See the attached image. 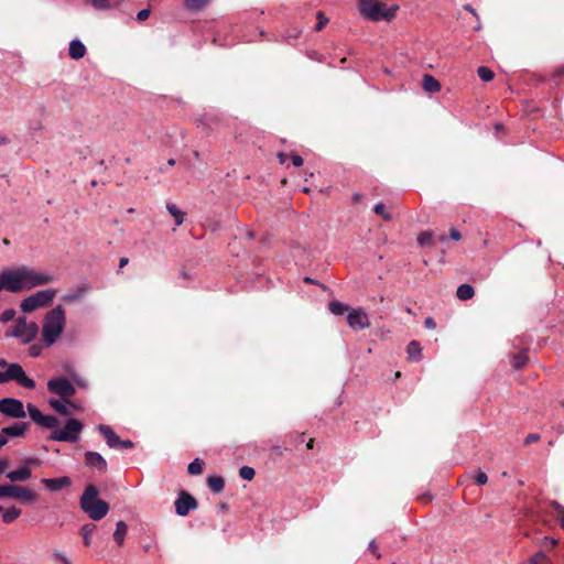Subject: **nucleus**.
I'll return each mask as SVG.
<instances>
[{"mask_svg": "<svg viewBox=\"0 0 564 564\" xmlns=\"http://www.w3.org/2000/svg\"><path fill=\"white\" fill-rule=\"evenodd\" d=\"M66 325V312L63 305H57L48 311L43 319L42 340L46 346H52L62 335Z\"/></svg>", "mask_w": 564, "mask_h": 564, "instance_id": "obj_2", "label": "nucleus"}, {"mask_svg": "<svg viewBox=\"0 0 564 564\" xmlns=\"http://www.w3.org/2000/svg\"><path fill=\"white\" fill-rule=\"evenodd\" d=\"M501 126L499 123L496 124V129H500Z\"/></svg>", "mask_w": 564, "mask_h": 564, "instance_id": "obj_64", "label": "nucleus"}, {"mask_svg": "<svg viewBox=\"0 0 564 564\" xmlns=\"http://www.w3.org/2000/svg\"><path fill=\"white\" fill-rule=\"evenodd\" d=\"M85 463L88 467H91L99 473L107 471V462L106 459L97 452L88 451L85 453Z\"/></svg>", "mask_w": 564, "mask_h": 564, "instance_id": "obj_16", "label": "nucleus"}, {"mask_svg": "<svg viewBox=\"0 0 564 564\" xmlns=\"http://www.w3.org/2000/svg\"><path fill=\"white\" fill-rule=\"evenodd\" d=\"M15 316V311L13 308H8L4 312L1 313L0 315V322L1 323H7L9 321H12Z\"/></svg>", "mask_w": 564, "mask_h": 564, "instance_id": "obj_40", "label": "nucleus"}, {"mask_svg": "<svg viewBox=\"0 0 564 564\" xmlns=\"http://www.w3.org/2000/svg\"><path fill=\"white\" fill-rule=\"evenodd\" d=\"M132 447H133V443L131 441H129V440L121 441L120 440L119 448L129 449V448H132Z\"/></svg>", "mask_w": 564, "mask_h": 564, "instance_id": "obj_51", "label": "nucleus"}, {"mask_svg": "<svg viewBox=\"0 0 564 564\" xmlns=\"http://www.w3.org/2000/svg\"><path fill=\"white\" fill-rule=\"evenodd\" d=\"M37 460L35 458H30L25 462V464L18 469L11 470L7 474V478L12 482H23L31 478L32 470L30 465L35 464Z\"/></svg>", "mask_w": 564, "mask_h": 564, "instance_id": "obj_14", "label": "nucleus"}, {"mask_svg": "<svg viewBox=\"0 0 564 564\" xmlns=\"http://www.w3.org/2000/svg\"><path fill=\"white\" fill-rule=\"evenodd\" d=\"M292 162L295 166H301L303 164V159L300 155H292Z\"/></svg>", "mask_w": 564, "mask_h": 564, "instance_id": "obj_52", "label": "nucleus"}, {"mask_svg": "<svg viewBox=\"0 0 564 564\" xmlns=\"http://www.w3.org/2000/svg\"><path fill=\"white\" fill-rule=\"evenodd\" d=\"M29 415L36 424L45 427L53 429L58 424V420L52 415H44L36 406L28 404Z\"/></svg>", "mask_w": 564, "mask_h": 564, "instance_id": "obj_12", "label": "nucleus"}, {"mask_svg": "<svg viewBox=\"0 0 564 564\" xmlns=\"http://www.w3.org/2000/svg\"><path fill=\"white\" fill-rule=\"evenodd\" d=\"M0 367L7 368L6 371H0V383L15 381L26 389H33L35 387V381L26 376L19 364H8L7 360L0 359Z\"/></svg>", "mask_w": 564, "mask_h": 564, "instance_id": "obj_5", "label": "nucleus"}, {"mask_svg": "<svg viewBox=\"0 0 564 564\" xmlns=\"http://www.w3.org/2000/svg\"><path fill=\"white\" fill-rule=\"evenodd\" d=\"M329 311L334 315H343L346 312H349V307H348V305H346V304H344L341 302L333 301V302L329 303Z\"/></svg>", "mask_w": 564, "mask_h": 564, "instance_id": "obj_31", "label": "nucleus"}, {"mask_svg": "<svg viewBox=\"0 0 564 564\" xmlns=\"http://www.w3.org/2000/svg\"><path fill=\"white\" fill-rule=\"evenodd\" d=\"M169 164L170 165H174L175 164V161L173 159L169 160Z\"/></svg>", "mask_w": 564, "mask_h": 564, "instance_id": "obj_60", "label": "nucleus"}, {"mask_svg": "<svg viewBox=\"0 0 564 564\" xmlns=\"http://www.w3.org/2000/svg\"><path fill=\"white\" fill-rule=\"evenodd\" d=\"M303 191H304L305 193H308V192H310V189H308L307 187H304V188H303Z\"/></svg>", "mask_w": 564, "mask_h": 564, "instance_id": "obj_61", "label": "nucleus"}, {"mask_svg": "<svg viewBox=\"0 0 564 564\" xmlns=\"http://www.w3.org/2000/svg\"><path fill=\"white\" fill-rule=\"evenodd\" d=\"M29 427L25 422H15L10 426L3 427L0 432V436L8 440V437H19L24 435Z\"/></svg>", "mask_w": 564, "mask_h": 564, "instance_id": "obj_18", "label": "nucleus"}, {"mask_svg": "<svg viewBox=\"0 0 564 564\" xmlns=\"http://www.w3.org/2000/svg\"><path fill=\"white\" fill-rule=\"evenodd\" d=\"M89 291L88 283H82L75 290L68 291L62 296V301L65 303H73L84 297Z\"/></svg>", "mask_w": 564, "mask_h": 564, "instance_id": "obj_19", "label": "nucleus"}, {"mask_svg": "<svg viewBox=\"0 0 564 564\" xmlns=\"http://www.w3.org/2000/svg\"><path fill=\"white\" fill-rule=\"evenodd\" d=\"M550 543L556 544V541L555 540H550Z\"/></svg>", "mask_w": 564, "mask_h": 564, "instance_id": "obj_62", "label": "nucleus"}, {"mask_svg": "<svg viewBox=\"0 0 564 564\" xmlns=\"http://www.w3.org/2000/svg\"><path fill=\"white\" fill-rule=\"evenodd\" d=\"M368 549L370 552H372L376 555L377 558H380V553L377 552L378 546H377L376 541H373V540L370 541Z\"/></svg>", "mask_w": 564, "mask_h": 564, "instance_id": "obj_48", "label": "nucleus"}, {"mask_svg": "<svg viewBox=\"0 0 564 564\" xmlns=\"http://www.w3.org/2000/svg\"><path fill=\"white\" fill-rule=\"evenodd\" d=\"M373 212L377 215H380L384 220H391L392 216L389 212L386 210V206L382 203H379L375 206Z\"/></svg>", "mask_w": 564, "mask_h": 564, "instance_id": "obj_37", "label": "nucleus"}, {"mask_svg": "<svg viewBox=\"0 0 564 564\" xmlns=\"http://www.w3.org/2000/svg\"><path fill=\"white\" fill-rule=\"evenodd\" d=\"M550 543L556 544V541L555 540H550Z\"/></svg>", "mask_w": 564, "mask_h": 564, "instance_id": "obj_63", "label": "nucleus"}, {"mask_svg": "<svg viewBox=\"0 0 564 564\" xmlns=\"http://www.w3.org/2000/svg\"><path fill=\"white\" fill-rule=\"evenodd\" d=\"M56 280L53 273L28 265H20L0 272V292L19 293L44 286Z\"/></svg>", "mask_w": 564, "mask_h": 564, "instance_id": "obj_1", "label": "nucleus"}, {"mask_svg": "<svg viewBox=\"0 0 564 564\" xmlns=\"http://www.w3.org/2000/svg\"><path fill=\"white\" fill-rule=\"evenodd\" d=\"M7 465H8V460L7 459L0 460V474L3 473L4 468L7 467Z\"/></svg>", "mask_w": 564, "mask_h": 564, "instance_id": "obj_54", "label": "nucleus"}, {"mask_svg": "<svg viewBox=\"0 0 564 564\" xmlns=\"http://www.w3.org/2000/svg\"><path fill=\"white\" fill-rule=\"evenodd\" d=\"M96 529V525L93 524V523H86L82 527V535H83V539H84V544L86 546L90 545L91 543V534L94 533Z\"/></svg>", "mask_w": 564, "mask_h": 564, "instance_id": "obj_30", "label": "nucleus"}, {"mask_svg": "<svg viewBox=\"0 0 564 564\" xmlns=\"http://www.w3.org/2000/svg\"><path fill=\"white\" fill-rule=\"evenodd\" d=\"M359 10L361 14L372 21L391 20L399 7L387 8L380 0H359Z\"/></svg>", "mask_w": 564, "mask_h": 564, "instance_id": "obj_4", "label": "nucleus"}, {"mask_svg": "<svg viewBox=\"0 0 564 564\" xmlns=\"http://www.w3.org/2000/svg\"><path fill=\"white\" fill-rule=\"evenodd\" d=\"M30 356L39 357L42 352V347L40 345H33L29 349Z\"/></svg>", "mask_w": 564, "mask_h": 564, "instance_id": "obj_45", "label": "nucleus"}, {"mask_svg": "<svg viewBox=\"0 0 564 564\" xmlns=\"http://www.w3.org/2000/svg\"><path fill=\"white\" fill-rule=\"evenodd\" d=\"M0 412L6 416L14 419H23L26 415L23 403L13 398L0 400Z\"/></svg>", "mask_w": 564, "mask_h": 564, "instance_id": "obj_10", "label": "nucleus"}, {"mask_svg": "<svg viewBox=\"0 0 564 564\" xmlns=\"http://www.w3.org/2000/svg\"><path fill=\"white\" fill-rule=\"evenodd\" d=\"M50 405L62 415H69L72 412L69 411V406L77 410L76 405L70 401H62L57 399H51Z\"/></svg>", "mask_w": 564, "mask_h": 564, "instance_id": "obj_21", "label": "nucleus"}, {"mask_svg": "<svg viewBox=\"0 0 564 564\" xmlns=\"http://www.w3.org/2000/svg\"><path fill=\"white\" fill-rule=\"evenodd\" d=\"M69 56L73 59H79L85 56L86 47L79 40H73L69 43Z\"/></svg>", "mask_w": 564, "mask_h": 564, "instance_id": "obj_22", "label": "nucleus"}, {"mask_svg": "<svg viewBox=\"0 0 564 564\" xmlns=\"http://www.w3.org/2000/svg\"><path fill=\"white\" fill-rule=\"evenodd\" d=\"M127 263H128V259H127V258H121V259H120L119 267H120V268H123Z\"/></svg>", "mask_w": 564, "mask_h": 564, "instance_id": "obj_55", "label": "nucleus"}, {"mask_svg": "<svg viewBox=\"0 0 564 564\" xmlns=\"http://www.w3.org/2000/svg\"><path fill=\"white\" fill-rule=\"evenodd\" d=\"M47 389L51 393L57 394L62 398L73 397L76 392L75 387L65 377L51 379L47 382Z\"/></svg>", "mask_w": 564, "mask_h": 564, "instance_id": "obj_11", "label": "nucleus"}, {"mask_svg": "<svg viewBox=\"0 0 564 564\" xmlns=\"http://www.w3.org/2000/svg\"><path fill=\"white\" fill-rule=\"evenodd\" d=\"M7 444V438L0 436V448Z\"/></svg>", "mask_w": 564, "mask_h": 564, "instance_id": "obj_56", "label": "nucleus"}, {"mask_svg": "<svg viewBox=\"0 0 564 564\" xmlns=\"http://www.w3.org/2000/svg\"><path fill=\"white\" fill-rule=\"evenodd\" d=\"M72 378H73V380H74L78 386H80V387H83V388H85V387H86V383H85L83 380H80L79 378H77L75 375H72Z\"/></svg>", "mask_w": 564, "mask_h": 564, "instance_id": "obj_53", "label": "nucleus"}, {"mask_svg": "<svg viewBox=\"0 0 564 564\" xmlns=\"http://www.w3.org/2000/svg\"><path fill=\"white\" fill-rule=\"evenodd\" d=\"M209 0H185L184 4L189 10H200Z\"/></svg>", "mask_w": 564, "mask_h": 564, "instance_id": "obj_32", "label": "nucleus"}, {"mask_svg": "<svg viewBox=\"0 0 564 564\" xmlns=\"http://www.w3.org/2000/svg\"><path fill=\"white\" fill-rule=\"evenodd\" d=\"M317 19H318V23L315 25V30L316 31H321L325 24L328 22V19L324 17V13L323 12H317Z\"/></svg>", "mask_w": 564, "mask_h": 564, "instance_id": "obj_42", "label": "nucleus"}, {"mask_svg": "<svg viewBox=\"0 0 564 564\" xmlns=\"http://www.w3.org/2000/svg\"><path fill=\"white\" fill-rule=\"evenodd\" d=\"M98 489L94 485H88L80 497V509L95 521L104 519L108 511L109 505L98 498Z\"/></svg>", "mask_w": 564, "mask_h": 564, "instance_id": "obj_3", "label": "nucleus"}, {"mask_svg": "<svg viewBox=\"0 0 564 564\" xmlns=\"http://www.w3.org/2000/svg\"><path fill=\"white\" fill-rule=\"evenodd\" d=\"M208 482V487L210 488V490H213L214 492H221L224 490V487H225V481L221 477L219 476H210L207 480Z\"/></svg>", "mask_w": 564, "mask_h": 564, "instance_id": "obj_28", "label": "nucleus"}, {"mask_svg": "<svg viewBox=\"0 0 564 564\" xmlns=\"http://www.w3.org/2000/svg\"><path fill=\"white\" fill-rule=\"evenodd\" d=\"M52 558L54 562L58 563V564H73L72 561L62 552L59 551H54L52 553Z\"/></svg>", "mask_w": 564, "mask_h": 564, "instance_id": "obj_38", "label": "nucleus"}, {"mask_svg": "<svg viewBox=\"0 0 564 564\" xmlns=\"http://www.w3.org/2000/svg\"><path fill=\"white\" fill-rule=\"evenodd\" d=\"M347 322L348 325L355 330L365 329L370 325L368 315L362 308H355L349 311Z\"/></svg>", "mask_w": 564, "mask_h": 564, "instance_id": "obj_13", "label": "nucleus"}, {"mask_svg": "<svg viewBox=\"0 0 564 564\" xmlns=\"http://www.w3.org/2000/svg\"><path fill=\"white\" fill-rule=\"evenodd\" d=\"M91 4L99 10H107L110 8L108 0H91Z\"/></svg>", "mask_w": 564, "mask_h": 564, "instance_id": "obj_41", "label": "nucleus"}, {"mask_svg": "<svg viewBox=\"0 0 564 564\" xmlns=\"http://www.w3.org/2000/svg\"><path fill=\"white\" fill-rule=\"evenodd\" d=\"M128 532V525L123 521H119L116 524V530L113 532V540L117 542L118 545H122L124 542V538Z\"/></svg>", "mask_w": 564, "mask_h": 564, "instance_id": "obj_23", "label": "nucleus"}, {"mask_svg": "<svg viewBox=\"0 0 564 564\" xmlns=\"http://www.w3.org/2000/svg\"><path fill=\"white\" fill-rule=\"evenodd\" d=\"M432 242H433V234L431 231H424L417 236V243L421 247L432 245Z\"/></svg>", "mask_w": 564, "mask_h": 564, "instance_id": "obj_34", "label": "nucleus"}, {"mask_svg": "<svg viewBox=\"0 0 564 564\" xmlns=\"http://www.w3.org/2000/svg\"><path fill=\"white\" fill-rule=\"evenodd\" d=\"M423 87L430 93H436L441 89L440 83L431 75L423 76Z\"/></svg>", "mask_w": 564, "mask_h": 564, "instance_id": "obj_24", "label": "nucleus"}, {"mask_svg": "<svg viewBox=\"0 0 564 564\" xmlns=\"http://www.w3.org/2000/svg\"><path fill=\"white\" fill-rule=\"evenodd\" d=\"M98 431L104 436L107 442V445L111 448H119L120 437L112 431V429L108 425L100 424L98 425Z\"/></svg>", "mask_w": 564, "mask_h": 564, "instance_id": "obj_20", "label": "nucleus"}, {"mask_svg": "<svg viewBox=\"0 0 564 564\" xmlns=\"http://www.w3.org/2000/svg\"><path fill=\"white\" fill-rule=\"evenodd\" d=\"M449 237H451V239L456 240V241L462 238L460 232L456 228H452L449 230Z\"/></svg>", "mask_w": 564, "mask_h": 564, "instance_id": "obj_49", "label": "nucleus"}, {"mask_svg": "<svg viewBox=\"0 0 564 564\" xmlns=\"http://www.w3.org/2000/svg\"><path fill=\"white\" fill-rule=\"evenodd\" d=\"M477 73L479 78L484 82H489L494 78V72L486 66H480Z\"/></svg>", "mask_w": 564, "mask_h": 564, "instance_id": "obj_35", "label": "nucleus"}, {"mask_svg": "<svg viewBox=\"0 0 564 564\" xmlns=\"http://www.w3.org/2000/svg\"><path fill=\"white\" fill-rule=\"evenodd\" d=\"M475 480H476L477 485L482 486V485L487 484L488 477L484 471L478 470L475 475Z\"/></svg>", "mask_w": 564, "mask_h": 564, "instance_id": "obj_43", "label": "nucleus"}, {"mask_svg": "<svg viewBox=\"0 0 564 564\" xmlns=\"http://www.w3.org/2000/svg\"><path fill=\"white\" fill-rule=\"evenodd\" d=\"M307 448H313V440H310V442L307 443Z\"/></svg>", "mask_w": 564, "mask_h": 564, "instance_id": "obj_58", "label": "nucleus"}, {"mask_svg": "<svg viewBox=\"0 0 564 564\" xmlns=\"http://www.w3.org/2000/svg\"><path fill=\"white\" fill-rule=\"evenodd\" d=\"M539 440H540L539 434H529V435H527V437L524 440V444L529 445L531 443L538 442Z\"/></svg>", "mask_w": 564, "mask_h": 564, "instance_id": "obj_47", "label": "nucleus"}, {"mask_svg": "<svg viewBox=\"0 0 564 564\" xmlns=\"http://www.w3.org/2000/svg\"><path fill=\"white\" fill-rule=\"evenodd\" d=\"M196 500L187 492H182L175 501V510L178 516L185 517L191 510L196 509Z\"/></svg>", "mask_w": 564, "mask_h": 564, "instance_id": "obj_15", "label": "nucleus"}, {"mask_svg": "<svg viewBox=\"0 0 564 564\" xmlns=\"http://www.w3.org/2000/svg\"><path fill=\"white\" fill-rule=\"evenodd\" d=\"M438 240H440L441 242H445V241H446V236H445V235H440V236H438Z\"/></svg>", "mask_w": 564, "mask_h": 564, "instance_id": "obj_57", "label": "nucleus"}, {"mask_svg": "<svg viewBox=\"0 0 564 564\" xmlns=\"http://www.w3.org/2000/svg\"><path fill=\"white\" fill-rule=\"evenodd\" d=\"M239 475L245 480H252L254 478L256 471L252 467L243 466L239 470Z\"/></svg>", "mask_w": 564, "mask_h": 564, "instance_id": "obj_36", "label": "nucleus"}, {"mask_svg": "<svg viewBox=\"0 0 564 564\" xmlns=\"http://www.w3.org/2000/svg\"><path fill=\"white\" fill-rule=\"evenodd\" d=\"M424 325L429 329H434L436 327V323H435V321L432 317L425 318Z\"/></svg>", "mask_w": 564, "mask_h": 564, "instance_id": "obj_50", "label": "nucleus"}, {"mask_svg": "<svg viewBox=\"0 0 564 564\" xmlns=\"http://www.w3.org/2000/svg\"><path fill=\"white\" fill-rule=\"evenodd\" d=\"M57 290L55 289L37 291L23 299L20 303V308L23 313H31L37 308L48 306L53 302Z\"/></svg>", "mask_w": 564, "mask_h": 564, "instance_id": "obj_6", "label": "nucleus"}, {"mask_svg": "<svg viewBox=\"0 0 564 564\" xmlns=\"http://www.w3.org/2000/svg\"><path fill=\"white\" fill-rule=\"evenodd\" d=\"M166 209L170 213V215L175 219V225L181 226L184 221V214L178 209V207L175 204L167 203Z\"/></svg>", "mask_w": 564, "mask_h": 564, "instance_id": "obj_25", "label": "nucleus"}, {"mask_svg": "<svg viewBox=\"0 0 564 564\" xmlns=\"http://www.w3.org/2000/svg\"><path fill=\"white\" fill-rule=\"evenodd\" d=\"M279 158H280V162H281V163H284V155H283V154H280V155H279Z\"/></svg>", "mask_w": 564, "mask_h": 564, "instance_id": "obj_59", "label": "nucleus"}, {"mask_svg": "<svg viewBox=\"0 0 564 564\" xmlns=\"http://www.w3.org/2000/svg\"><path fill=\"white\" fill-rule=\"evenodd\" d=\"M39 327L34 322H26V318L17 319L10 335L18 338L22 344L31 343L37 335Z\"/></svg>", "mask_w": 564, "mask_h": 564, "instance_id": "obj_8", "label": "nucleus"}, {"mask_svg": "<svg viewBox=\"0 0 564 564\" xmlns=\"http://www.w3.org/2000/svg\"><path fill=\"white\" fill-rule=\"evenodd\" d=\"M83 424L74 417L66 421L64 429L53 430L50 440L55 442H76L83 431Z\"/></svg>", "mask_w": 564, "mask_h": 564, "instance_id": "obj_7", "label": "nucleus"}, {"mask_svg": "<svg viewBox=\"0 0 564 564\" xmlns=\"http://www.w3.org/2000/svg\"><path fill=\"white\" fill-rule=\"evenodd\" d=\"M21 514V510L17 507H11L2 513V520L4 523H11L17 520Z\"/></svg>", "mask_w": 564, "mask_h": 564, "instance_id": "obj_29", "label": "nucleus"}, {"mask_svg": "<svg viewBox=\"0 0 564 564\" xmlns=\"http://www.w3.org/2000/svg\"><path fill=\"white\" fill-rule=\"evenodd\" d=\"M188 474L191 475H199L203 471V462L199 458L194 459L188 465Z\"/></svg>", "mask_w": 564, "mask_h": 564, "instance_id": "obj_33", "label": "nucleus"}, {"mask_svg": "<svg viewBox=\"0 0 564 564\" xmlns=\"http://www.w3.org/2000/svg\"><path fill=\"white\" fill-rule=\"evenodd\" d=\"M41 482L50 491H58V490L69 487L72 485V480L67 476H63V477H58V478H43L41 480Z\"/></svg>", "mask_w": 564, "mask_h": 564, "instance_id": "obj_17", "label": "nucleus"}, {"mask_svg": "<svg viewBox=\"0 0 564 564\" xmlns=\"http://www.w3.org/2000/svg\"><path fill=\"white\" fill-rule=\"evenodd\" d=\"M527 362V356L523 352H520V354H517L513 356V359H512V365L514 368H521L525 365Z\"/></svg>", "mask_w": 564, "mask_h": 564, "instance_id": "obj_39", "label": "nucleus"}, {"mask_svg": "<svg viewBox=\"0 0 564 564\" xmlns=\"http://www.w3.org/2000/svg\"><path fill=\"white\" fill-rule=\"evenodd\" d=\"M149 15H150V10L149 9H143V10L138 12L137 19L139 21H144V20H147L149 18Z\"/></svg>", "mask_w": 564, "mask_h": 564, "instance_id": "obj_46", "label": "nucleus"}, {"mask_svg": "<svg viewBox=\"0 0 564 564\" xmlns=\"http://www.w3.org/2000/svg\"><path fill=\"white\" fill-rule=\"evenodd\" d=\"M553 508L556 512V516H561V525L564 529V507L557 502H553Z\"/></svg>", "mask_w": 564, "mask_h": 564, "instance_id": "obj_44", "label": "nucleus"}, {"mask_svg": "<svg viewBox=\"0 0 564 564\" xmlns=\"http://www.w3.org/2000/svg\"><path fill=\"white\" fill-rule=\"evenodd\" d=\"M14 498L21 502H30L35 500L36 495L33 490L18 485L0 486V499Z\"/></svg>", "mask_w": 564, "mask_h": 564, "instance_id": "obj_9", "label": "nucleus"}, {"mask_svg": "<svg viewBox=\"0 0 564 564\" xmlns=\"http://www.w3.org/2000/svg\"><path fill=\"white\" fill-rule=\"evenodd\" d=\"M409 358L411 360H419L421 357L422 348L421 345L416 340H412L406 348Z\"/></svg>", "mask_w": 564, "mask_h": 564, "instance_id": "obj_27", "label": "nucleus"}, {"mask_svg": "<svg viewBox=\"0 0 564 564\" xmlns=\"http://www.w3.org/2000/svg\"><path fill=\"white\" fill-rule=\"evenodd\" d=\"M456 295L462 301H467L474 296V289L469 284H460L456 291Z\"/></svg>", "mask_w": 564, "mask_h": 564, "instance_id": "obj_26", "label": "nucleus"}]
</instances>
